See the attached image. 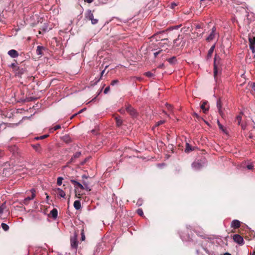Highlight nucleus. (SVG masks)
Here are the masks:
<instances>
[{
	"label": "nucleus",
	"mask_w": 255,
	"mask_h": 255,
	"mask_svg": "<svg viewBox=\"0 0 255 255\" xmlns=\"http://www.w3.org/2000/svg\"><path fill=\"white\" fill-rule=\"evenodd\" d=\"M221 59L219 56L216 55L214 58V76L217 82L218 80V75L221 73V67L220 65Z\"/></svg>",
	"instance_id": "1"
},
{
	"label": "nucleus",
	"mask_w": 255,
	"mask_h": 255,
	"mask_svg": "<svg viewBox=\"0 0 255 255\" xmlns=\"http://www.w3.org/2000/svg\"><path fill=\"white\" fill-rule=\"evenodd\" d=\"M85 17L91 21V23L92 24H96L98 22V19L97 18H94L93 13H92V11L90 10H89L87 11L85 14Z\"/></svg>",
	"instance_id": "2"
},
{
	"label": "nucleus",
	"mask_w": 255,
	"mask_h": 255,
	"mask_svg": "<svg viewBox=\"0 0 255 255\" xmlns=\"http://www.w3.org/2000/svg\"><path fill=\"white\" fill-rule=\"evenodd\" d=\"M127 112L132 117H135L137 116V113L131 105H128L126 108Z\"/></svg>",
	"instance_id": "3"
},
{
	"label": "nucleus",
	"mask_w": 255,
	"mask_h": 255,
	"mask_svg": "<svg viewBox=\"0 0 255 255\" xmlns=\"http://www.w3.org/2000/svg\"><path fill=\"white\" fill-rule=\"evenodd\" d=\"M216 27L215 26L213 27L211 33L206 39L207 41L210 42L215 38L216 34Z\"/></svg>",
	"instance_id": "4"
},
{
	"label": "nucleus",
	"mask_w": 255,
	"mask_h": 255,
	"mask_svg": "<svg viewBox=\"0 0 255 255\" xmlns=\"http://www.w3.org/2000/svg\"><path fill=\"white\" fill-rule=\"evenodd\" d=\"M31 193V196H28L25 198L23 200V203L25 205H27L29 203L30 200H32L35 196V190L34 189H31L30 190Z\"/></svg>",
	"instance_id": "5"
},
{
	"label": "nucleus",
	"mask_w": 255,
	"mask_h": 255,
	"mask_svg": "<svg viewBox=\"0 0 255 255\" xmlns=\"http://www.w3.org/2000/svg\"><path fill=\"white\" fill-rule=\"evenodd\" d=\"M31 193V196H28L25 198L23 200V203L25 205H27L29 203L30 200H32L35 196V190L34 189H31L30 190Z\"/></svg>",
	"instance_id": "6"
},
{
	"label": "nucleus",
	"mask_w": 255,
	"mask_h": 255,
	"mask_svg": "<svg viewBox=\"0 0 255 255\" xmlns=\"http://www.w3.org/2000/svg\"><path fill=\"white\" fill-rule=\"evenodd\" d=\"M233 240L235 242L239 244V245L244 244V239L243 237L238 234L235 235L233 236Z\"/></svg>",
	"instance_id": "7"
},
{
	"label": "nucleus",
	"mask_w": 255,
	"mask_h": 255,
	"mask_svg": "<svg viewBox=\"0 0 255 255\" xmlns=\"http://www.w3.org/2000/svg\"><path fill=\"white\" fill-rule=\"evenodd\" d=\"M70 243L71 248L76 250L78 247V242L77 241L76 236H75L74 237L71 238Z\"/></svg>",
	"instance_id": "8"
},
{
	"label": "nucleus",
	"mask_w": 255,
	"mask_h": 255,
	"mask_svg": "<svg viewBox=\"0 0 255 255\" xmlns=\"http://www.w3.org/2000/svg\"><path fill=\"white\" fill-rule=\"evenodd\" d=\"M70 182L74 185L75 188H77L78 187L81 189H84V186L79 182L74 179H71Z\"/></svg>",
	"instance_id": "9"
},
{
	"label": "nucleus",
	"mask_w": 255,
	"mask_h": 255,
	"mask_svg": "<svg viewBox=\"0 0 255 255\" xmlns=\"http://www.w3.org/2000/svg\"><path fill=\"white\" fill-rule=\"evenodd\" d=\"M7 54L11 58H16L19 55L18 52L14 49H11V50H9L7 52Z\"/></svg>",
	"instance_id": "10"
},
{
	"label": "nucleus",
	"mask_w": 255,
	"mask_h": 255,
	"mask_svg": "<svg viewBox=\"0 0 255 255\" xmlns=\"http://www.w3.org/2000/svg\"><path fill=\"white\" fill-rule=\"evenodd\" d=\"M241 226L240 222L237 220H234L232 222L231 227L234 229L239 228Z\"/></svg>",
	"instance_id": "11"
},
{
	"label": "nucleus",
	"mask_w": 255,
	"mask_h": 255,
	"mask_svg": "<svg viewBox=\"0 0 255 255\" xmlns=\"http://www.w3.org/2000/svg\"><path fill=\"white\" fill-rule=\"evenodd\" d=\"M45 49V47H44L43 46H38L37 47V49H36V54L38 55H43V50H44Z\"/></svg>",
	"instance_id": "12"
},
{
	"label": "nucleus",
	"mask_w": 255,
	"mask_h": 255,
	"mask_svg": "<svg viewBox=\"0 0 255 255\" xmlns=\"http://www.w3.org/2000/svg\"><path fill=\"white\" fill-rule=\"evenodd\" d=\"M57 194L61 197L64 198L66 194L60 188H58L56 189Z\"/></svg>",
	"instance_id": "13"
},
{
	"label": "nucleus",
	"mask_w": 255,
	"mask_h": 255,
	"mask_svg": "<svg viewBox=\"0 0 255 255\" xmlns=\"http://www.w3.org/2000/svg\"><path fill=\"white\" fill-rule=\"evenodd\" d=\"M215 48V45H213L210 48V49L208 51V54H207V58H210L212 57L213 53L214 52V50Z\"/></svg>",
	"instance_id": "14"
},
{
	"label": "nucleus",
	"mask_w": 255,
	"mask_h": 255,
	"mask_svg": "<svg viewBox=\"0 0 255 255\" xmlns=\"http://www.w3.org/2000/svg\"><path fill=\"white\" fill-rule=\"evenodd\" d=\"M207 106V102L206 101L203 102L201 106V108L203 110L204 113H206L209 110V107H206Z\"/></svg>",
	"instance_id": "15"
},
{
	"label": "nucleus",
	"mask_w": 255,
	"mask_h": 255,
	"mask_svg": "<svg viewBox=\"0 0 255 255\" xmlns=\"http://www.w3.org/2000/svg\"><path fill=\"white\" fill-rule=\"evenodd\" d=\"M58 212L56 209H53L50 213V215L53 219H56L57 217Z\"/></svg>",
	"instance_id": "16"
},
{
	"label": "nucleus",
	"mask_w": 255,
	"mask_h": 255,
	"mask_svg": "<svg viewBox=\"0 0 255 255\" xmlns=\"http://www.w3.org/2000/svg\"><path fill=\"white\" fill-rule=\"evenodd\" d=\"M217 108L218 109V111H219V112L220 115L222 116L223 113L221 110L222 106H221V102L220 100H218V101L217 102Z\"/></svg>",
	"instance_id": "17"
},
{
	"label": "nucleus",
	"mask_w": 255,
	"mask_h": 255,
	"mask_svg": "<svg viewBox=\"0 0 255 255\" xmlns=\"http://www.w3.org/2000/svg\"><path fill=\"white\" fill-rule=\"evenodd\" d=\"M73 205L76 210H79L81 207L80 201L79 200L75 201Z\"/></svg>",
	"instance_id": "18"
},
{
	"label": "nucleus",
	"mask_w": 255,
	"mask_h": 255,
	"mask_svg": "<svg viewBox=\"0 0 255 255\" xmlns=\"http://www.w3.org/2000/svg\"><path fill=\"white\" fill-rule=\"evenodd\" d=\"M180 36L179 35L178 38L175 39L173 41L174 46L175 47L179 46L181 43V39L180 38Z\"/></svg>",
	"instance_id": "19"
},
{
	"label": "nucleus",
	"mask_w": 255,
	"mask_h": 255,
	"mask_svg": "<svg viewBox=\"0 0 255 255\" xmlns=\"http://www.w3.org/2000/svg\"><path fill=\"white\" fill-rule=\"evenodd\" d=\"M192 166L193 168H195V169H199L202 167V165L201 163L196 162H193L192 164Z\"/></svg>",
	"instance_id": "20"
},
{
	"label": "nucleus",
	"mask_w": 255,
	"mask_h": 255,
	"mask_svg": "<svg viewBox=\"0 0 255 255\" xmlns=\"http://www.w3.org/2000/svg\"><path fill=\"white\" fill-rule=\"evenodd\" d=\"M193 150V148L191 146V145H190L189 143H186V148L185 149V151L186 152H189Z\"/></svg>",
	"instance_id": "21"
},
{
	"label": "nucleus",
	"mask_w": 255,
	"mask_h": 255,
	"mask_svg": "<svg viewBox=\"0 0 255 255\" xmlns=\"http://www.w3.org/2000/svg\"><path fill=\"white\" fill-rule=\"evenodd\" d=\"M242 115H243V114L242 113H241L238 116H237L236 117V121L237 122L238 125H241V121H242Z\"/></svg>",
	"instance_id": "22"
},
{
	"label": "nucleus",
	"mask_w": 255,
	"mask_h": 255,
	"mask_svg": "<svg viewBox=\"0 0 255 255\" xmlns=\"http://www.w3.org/2000/svg\"><path fill=\"white\" fill-rule=\"evenodd\" d=\"M168 61L169 63L171 64H174L176 62V58L175 56H173L170 58H169L168 60Z\"/></svg>",
	"instance_id": "23"
},
{
	"label": "nucleus",
	"mask_w": 255,
	"mask_h": 255,
	"mask_svg": "<svg viewBox=\"0 0 255 255\" xmlns=\"http://www.w3.org/2000/svg\"><path fill=\"white\" fill-rule=\"evenodd\" d=\"M63 140L68 143H69L71 141V139L70 137L68 135H64L62 137Z\"/></svg>",
	"instance_id": "24"
},
{
	"label": "nucleus",
	"mask_w": 255,
	"mask_h": 255,
	"mask_svg": "<svg viewBox=\"0 0 255 255\" xmlns=\"http://www.w3.org/2000/svg\"><path fill=\"white\" fill-rule=\"evenodd\" d=\"M250 45H255V37L250 36L249 38Z\"/></svg>",
	"instance_id": "25"
},
{
	"label": "nucleus",
	"mask_w": 255,
	"mask_h": 255,
	"mask_svg": "<svg viewBox=\"0 0 255 255\" xmlns=\"http://www.w3.org/2000/svg\"><path fill=\"white\" fill-rule=\"evenodd\" d=\"M116 124L117 126L120 127L123 124V120L121 119L120 118H116Z\"/></svg>",
	"instance_id": "26"
},
{
	"label": "nucleus",
	"mask_w": 255,
	"mask_h": 255,
	"mask_svg": "<svg viewBox=\"0 0 255 255\" xmlns=\"http://www.w3.org/2000/svg\"><path fill=\"white\" fill-rule=\"evenodd\" d=\"M81 155V152H76L72 157L71 160L72 161L74 158H77L80 157Z\"/></svg>",
	"instance_id": "27"
},
{
	"label": "nucleus",
	"mask_w": 255,
	"mask_h": 255,
	"mask_svg": "<svg viewBox=\"0 0 255 255\" xmlns=\"http://www.w3.org/2000/svg\"><path fill=\"white\" fill-rule=\"evenodd\" d=\"M32 147L36 151H40L41 148L40 144H36L35 145H33Z\"/></svg>",
	"instance_id": "28"
},
{
	"label": "nucleus",
	"mask_w": 255,
	"mask_h": 255,
	"mask_svg": "<svg viewBox=\"0 0 255 255\" xmlns=\"http://www.w3.org/2000/svg\"><path fill=\"white\" fill-rule=\"evenodd\" d=\"M1 228H2V229L5 231H7L9 229V226L5 224V223H2L1 224Z\"/></svg>",
	"instance_id": "29"
},
{
	"label": "nucleus",
	"mask_w": 255,
	"mask_h": 255,
	"mask_svg": "<svg viewBox=\"0 0 255 255\" xmlns=\"http://www.w3.org/2000/svg\"><path fill=\"white\" fill-rule=\"evenodd\" d=\"M60 128H61V126L60 125H56L53 128H50L49 130L50 132H53L54 130H56Z\"/></svg>",
	"instance_id": "30"
},
{
	"label": "nucleus",
	"mask_w": 255,
	"mask_h": 255,
	"mask_svg": "<svg viewBox=\"0 0 255 255\" xmlns=\"http://www.w3.org/2000/svg\"><path fill=\"white\" fill-rule=\"evenodd\" d=\"M63 180V177H58L57 180V184L58 186H60L62 184Z\"/></svg>",
	"instance_id": "31"
},
{
	"label": "nucleus",
	"mask_w": 255,
	"mask_h": 255,
	"mask_svg": "<svg viewBox=\"0 0 255 255\" xmlns=\"http://www.w3.org/2000/svg\"><path fill=\"white\" fill-rule=\"evenodd\" d=\"M144 75L149 78L152 77L153 76V74L151 73V72H147L144 73Z\"/></svg>",
	"instance_id": "32"
},
{
	"label": "nucleus",
	"mask_w": 255,
	"mask_h": 255,
	"mask_svg": "<svg viewBox=\"0 0 255 255\" xmlns=\"http://www.w3.org/2000/svg\"><path fill=\"white\" fill-rule=\"evenodd\" d=\"M119 83V81L118 80H117V79L114 80L112 81V82L111 83V85L114 86L116 84H118Z\"/></svg>",
	"instance_id": "33"
},
{
	"label": "nucleus",
	"mask_w": 255,
	"mask_h": 255,
	"mask_svg": "<svg viewBox=\"0 0 255 255\" xmlns=\"http://www.w3.org/2000/svg\"><path fill=\"white\" fill-rule=\"evenodd\" d=\"M137 213L140 216H142L143 215V212L141 209H138L137 210Z\"/></svg>",
	"instance_id": "34"
},
{
	"label": "nucleus",
	"mask_w": 255,
	"mask_h": 255,
	"mask_svg": "<svg viewBox=\"0 0 255 255\" xmlns=\"http://www.w3.org/2000/svg\"><path fill=\"white\" fill-rule=\"evenodd\" d=\"M81 235V241H85V235H84V230L83 229L82 230Z\"/></svg>",
	"instance_id": "35"
},
{
	"label": "nucleus",
	"mask_w": 255,
	"mask_h": 255,
	"mask_svg": "<svg viewBox=\"0 0 255 255\" xmlns=\"http://www.w3.org/2000/svg\"><path fill=\"white\" fill-rule=\"evenodd\" d=\"M48 136V134H45V135H43L42 136H40L39 137H37L36 138V139H44V138H46Z\"/></svg>",
	"instance_id": "36"
},
{
	"label": "nucleus",
	"mask_w": 255,
	"mask_h": 255,
	"mask_svg": "<svg viewBox=\"0 0 255 255\" xmlns=\"http://www.w3.org/2000/svg\"><path fill=\"white\" fill-rule=\"evenodd\" d=\"M5 155V153L4 151L1 149H0V158H2L3 156H4Z\"/></svg>",
	"instance_id": "37"
},
{
	"label": "nucleus",
	"mask_w": 255,
	"mask_h": 255,
	"mask_svg": "<svg viewBox=\"0 0 255 255\" xmlns=\"http://www.w3.org/2000/svg\"><path fill=\"white\" fill-rule=\"evenodd\" d=\"M5 205H4L3 204L0 206V214H2V213L3 212V210L5 208Z\"/></svg>",
	"instance_id": "38"
},
{
	"label": "nucleus",
	"mask_w": 255,
	"mask_h": 255,
	"mask_svg": "<svg viewBox=\"0 0 255 255\" xmlns=\"http://www.w3.org/2000/svg\"><path fill=\"white\" fill-rule=\"evenodd\" d=\"M252 93L253 94H255V83H253L252 85Z\"/></svg>",
	"instance_id": "39"
},
{
	"label": "nucleus",
	"mask_w": 255,
	"mask_h": 255,
	"mask_svg": "<svg viewBox=\"0 0 255 255\" xmlns=\"http://www.w3.org/2000/svg\"><path fill=\"white\" fill-rule=\"evenodd\" d=\"M217 123H218V125L219 128H220V129H222L223 131H224V129L223 126L220 124V123L219 122V121H218Z\"/></svg>",
	"instance_id": "40"
},
{
	"label": "nucleus",
	"mask_w": 255,
	"mask_h": 255,
	"mask_svg": "<svg viewBox=\"0 0 255 255\" xmlns=\"http://www.w3.org/2000/svg\"><path fill=\"white\" fill-rule=\"evenodd\" d=\"M193 116L196 118L198 120L201 119V117L196 113H194Z\"/></svg>",
	"instance_id": "41"
},
{
	"label": "nucleus",
	"mask_w": 255,
	"mask_h": 255,
	"mask_svg": "<svg viewBox=\"0 0 255 255\" xmlns=\"http://www.w3.org/2000/svg\"><path fill=\"white\" fill-rule=\"evenodd\" d=\"M110 89V86L107 87L104 91V93L105 94H107L108 93V92L109 91Z\"/></svg>",
	"instance_id": "42"
},
{
	"label": "nucleus",
	"mask_w": 255,
	"mask_h": 255,
	"mask_svg": "<svg viewBox=\"0 0 255 255\" xmlns=\"http://www.w3.org/2000/svg\"><path fill=\"white\" fill-rule=\"evenodd\" d=\"M166 107L167 108V109L169 111H171L172 109V107L171 105H169L168 104H166Z\"/></svg>",
	"instance_id": "43"
},
{
	"label": "nucleus",
	"mask_w": 255,
	"mask_h": 255,
	"mask_svg": "<svg viewBox=\"0 0 255 255\" xmlns=\"http://www.w3.org/2000/svg\"><path fill=\"white\" fill-rule=\"evenodd\" d=\"M254 168V165L252 164L247 165V168L249 170H252Z\"/></svg>",
	"instance_id": "44"
},
{
	"label": "nucleus",
	"mask_w": 255,
	"mask_h": 255,
	"mask_svg": "<svg viewBox=\"0 0 255 255\" xmlns=\"http://www.w3.org/2000/svg\"><path fill=\"white\" fill-rule=\"evenodd\" d=\"M105 71V69L103 70L101 72V77H100V78H99V79L97 81V82H98L100 80L101 78H102V77L103 76V74H104Z\"/></svg>",
	"instance_id": "45"
},
{
	"label": "nucleus",
	"mask_w": 255,
	"mask_h": 255,
	"mask_svg": "<svg viewBox=\"0 0 255 255\" xmlns=\"http://www.w3.org/2000/svg\"><path fill=\"white\" fill-rule=\"evenodd\" d=\"M164 123V121H160L157 123L156 126H158L161 125Z\"/></svg>",
	"instance_id": "46"
},
{
	"label": "nucleus",
	"mask_w": 255,
	"mask_h": 255,
	"mask_svg": "<svg viewBox=\"0 0 255 255\" xmlns=\"http://www.w3.org/2000/svg\"><path fill=\"white\" fill-rule=\"evenodd\" d=\"M250 48L252 50L253 52H255V45H250Z\"/></svg>",
	"instance_id": "47"
},
{
	"label": "nucleus",
	"mask_w": 255,
	"mask_h": 255,
	"mask_svg": "<svg viewBox=\"0 0 255 255\" xmlns=\"http://www.w3.org/2000/svg\"><path fill=\"white\" fill-rule=\"evenodd\" d=\"M250 48L252 50L253 52H255V45H250Z\"/></svg>",
	"instance_id": "48"
},
{
	"label": "nucleus",
	"mask_w": 255,
	"mask_h": 255,
	"mask_svg": "<svg viewBox=\"0 0 255 255\" xmlns=\"http://www.w3.org/2000/svg\"><path fill=\"white\" fill-rule=\"evenodd\" d=\"M84 189H86V190H88V191H90L91 190L90 189H89V187H88V184H85V185L84 186Z\"/></svg>",
	"instance_id": "49"
},
{
	"label": "nucleus",
	"mask_w": 255,
	"mask_h": 255,
	"mask_svg": "<svg viewBox=\"0 0 255 255\" xmlns=\"http://www.w3.org/2000/svg\"><path fill=\"white\" fill-rule=\"evenodd\" d=\"M160 52V51H159L158 52H156L154 53V55L155 56V57H156Z\"/></svg>",
	"instance_id": "50"
},
{
	"label": "nucleus",
	"mask_w": 255,
	"mask_h": 255,
	"mask_svg": "<svg viewBox=\"0 0 255 255\" xmlns=\"http://www.w3.org/2000/svg\"><path fill=\"white\" fill-rule=\"evenodd\" d=\"M10 67H11V68H15V67H16V65H15V63H12V64L10 65Z\"/></svg>",
	"instance_id": "51"
},
{
	"label": "nucleus",
	"mask_w": 255,
	"mask_h": 255,
	"mask_svg": "<svg viewBox=\"0 0 255 255\" xmlns=\"http://www.w3.org/2000/svg\"><path fill=\"white\" fill-rule=\"evenodd\" d=\"M93 0H85V1L88 2V3H91Z\"/></svg>",
	"instance_id": "52"
},
{
	"label": "nucleus",
	"mask_w": 255,
	"mask_h": 255,
	"mask_svg": "<svg viewBox=\"0 0 255 255\" xmlns=\"http://www.w3.org/2000/svg\"><path fill=\"white\" fill-rule=\"evenodd\" d=\"M82 183H83V185L84 186L85 184L87 185V184H88L87 182H86L85 180H83L82 181Z\"/></svg>",
	"instance_id": "53"
},
{
	"label": "nucleus",
	"mask_w": 255,
	"mask_h": 255,
	"mask_svg": "<svg viewBox=\"0 0 255 255\" xmlns=\"http://www.w3.org/2000/svg\"><path fill=\"white\" fill-rule=\"evenodd\" d=\"M240 125L241 126V127H242V128L243 129H245V128H246V126H245V125H243V124H241V125Z\"/></svg>",
	"instance_id": "54"
},
{
	"label": "nucleus",
	"mask_w": 255,
	"mask_h": 255,
	"mask_svg": "<svg viewBox=\"0 0 255 255\" xmlns=\"http://www.w3.org/2000/svg\"><path fill=\"white\" fill-rule=\"evenodd\" d=\"M81 195H81V194H78V195H77V194H76V196L77 197L79 198H81Z\"/></svg>",
	"instance_id": "55"
},
{
	"label": "nucleus",
	"mask_w": 255,
	"mask_h": 255,
	"mask_svg": "<svg viewBox=\"0 0 255 255\" xmlns=\"http://www.w3.org/2000/svg\"><path fill=\"white\" fill-rule=\"evenodd\" d=\"M82 178L83 179H84V178L87 179V177L86 175H82Z\"/></svg>",
	"instance_id": "56"
},
{
	"label": "nucleus",
	"mask_w": 255,
	"mask_h": 255,
	"mask_svg": "<svg viewBox=\"0 0 255 255\" xmlns=\"http://www.w3.org/2000/svg\"><path fill=\"white\" fill-rule=\"evenodd\" d=\"M176 6V4L175 3H172V7L173 8L174 6Z\"/></svg>",
	"instance_id": "57"
},
{
	"label": "nucleus",
	"mask_w": 255,
	"mask_h": 255,
	"mask_svg": "<svg viewBox=\"0 0 255 255\" xmlns=\"http://www.w3.org/2000/svg\"><path fill=\"white\" fill-rule=\"evenodd\" d=\"M223 255H231V254H230V253H226L224 254Z\"/></svg>",
	"instance_id": "58"
},
{
	"label": "nucleus",
	"mask_w": 255,
	"mask_h": 255,
	"mask_svg": "<svg viewBox=\"0 0 255 255\" xmlns=\"http://www.w3.org/2000/svg\"><path fill=\"white\" fill-rule=\"evenodd\" d=\"M200 27H201V26H200V25H197L196 26V28H200Z\"/></svg>",
	"instance_id": "59"
},
{
	"label": "nucleus",
	"mask_w": 255,
	"mask_h": 255,
	"mask_svg": "<svg viewBox=\"0 0 255 255\" xmlns=\"http://www.w3.org/2000/svg\"><path fill=\"white\" fill-rule=\"evenodd\" d=\"M83 110H84V109L81 110L78 112V114L81 113L83 112Z\"/></svg>",
	"instance_id": "60"
},
{
	"label": "nucleus",
	"mask_w": 255,
	"mask_h": 255,
	"mask_svg": "<svg viewBox=\"0 0 255 255\" xmlns=\"http://www.w3.org/2000/svg\"><path fill=\"white\" fill-rule=\"evenodd\" d=\"M255 255V251H254L253 253V255Z\"/></svg>",
	"instance_id": "61"
}]
</instances>
